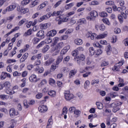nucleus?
<instances>
[{"mask_svg":"<svg viewBox=\"0 0 128 128\" xmlns=\"http://www.w3.org/2000/svg\"><path fill=\"white\" fill-rule=\"evenodd\" d=\"M62 48H64V42H60L56 46L52 48V52H54L52 56H57L58 54L60 52V50Z\"/></svg>","mask_w":128,"mask_h":128,"instance_id":"1","label":"nucleus"},{"mask_svg":"<svg viewBox=\"0 0 128 128\" xmlns=\"http://www.w3.org/2000/svg\"><path fill=\"white\" fill-rule=\"evenodd\" d=\"M88 38H90L91 40H94V38L97 40H100L101 38H104L107 36L106 34H102L96 36V34H92L90 32H88Z\"/></svg>","mask_w":128,"mask_h":128,"instance_id":"2","label":"nucleus"},{"mask_svg":"<svg viewBox=\"0 0 128 128\" xmlns=\"http://www.w3.org/2000/svg\"><path fill=\"white\" fill-rule=\"evenodd\" d=\"M4 88H5L6 91V92L8 94H10V96H12L14 94L16 93L14 90H10V82L8 81L4 82V84H3Z\"/></svg>","mask_w":128,"mask_h":128,"instance_id":"3","label":"nucleus"},{"mask_svg":"<svg viewBox=\"0 0 128 128\" xmlns=\"http://www.w3.org/2000/svg\"><path fill=\"white\" fill-rule=\"evenodd\" d=\"M64 98L66 100L70 102L71 100L74 98V96L72 94H70V91H66L64 92Z\"/></svg>","mask_w":128,"mask_h":128,"instance_id":"4","label":"nucleus"},{"mask_svg":"<svg viewBox=\"0 0 128 128\" xmlns=\"http://www.w3.org/2000/svg\"><path fill=\"white\" fill-rule=\"evenodd\" d=\"M52 16V14H50V12L48 13L46 15H44L42 16H41L38 20L39 22H42V20H48Z\"/></svg>","mask_w":128,"mask_h":128,"instance_id":"5","label":"nucleus"},{"mask_svg":"<svg viewBox=\"0 0 128 128\" xmlns=\"http://www.w3.org/2000/svg\"><path fill=\"white\" fill-rule=\"evenodd\" d=\"M110 108H112V112H116L118 110H120V108H119L118 106L116 104V102H113L110 104Z\"/></svg>","mask_w":128,"mask_h":128,"instance_id":"6","label":"nucleus"},{"mask_svg":"<svg viewBox=\"0 0 128 128\" xmlns=\"http://www.w3.org/2000/svg\"><path fill=\"white\" fill-rule=\"evenodd\" d=\"M124 61L122 60L120 62H119L117 64H116V66H114V70H116V72H118L120 70V67L124 64Z\"/></svg>","mask_w":128,"mask_h":128,"instance_id":"7","label":"nucleus"},{"mask_svg":"<svg viewBox=\"0 0 128 128\" xmlns=\"http://www.w3.org/2000/svg\"><path fill=\"white\" fill-rule=\"evenodd\" d=\"M9 114L10 116H16L18 114V112H16L14 108H12L9 110Z\"/></svg>","mask_w":128,"mask_h":128,"instance_id":"8","label":"nucleus"},{"mask_svg":"<svg viewBox=\"0 0 128 128\" xmlns=\"http://www.w3.org/2000/svg\"><path fill=\"white\" fill-rule=\"evenodd\" d=\"M38 110L40 112H46L48 110V107L44 105L40 106L38 107Z\"/></svg>","mask_w":128,"mask_h":128,"instance_id":"9","label":"nucleus"},{"mask_svg":"<svg viewBox=\"0 0 128 128\" xmlns=\"http://www.w3.org/2000/svg\"><path fill=\"white\" fill-rule=\"evenodd\" d=\"M29 80L32 82H38V80H40V79H38L36 78V74L31 75Z\"/></svg>","mask_w":128,"mask_h":128,"instance_id":"10","label":"nucleus"},{"mask_svg":"<svg viewBox=\"0 0 128 128\" xmlns=\"http://www.w3.org/2000/svg\"><path fill=\"white\" fill-rule=\"evenodd\" d=\"M36 36L40 38H44V32L42 30H40L37 33Z\"/></svg>","mask_w":128,"mask_h":128,"instance_id":"11","label":"nucleus"},{"mask_svg":"<svg viewBox=\"0 0 128 128\" xmlns=\"http://www.w3.org/2000/svg\"><path fill=\"white\" fill-rule=\"evenodd\" d=\"M82 40L80 38H77L74 40V44H76V46H82Z\"/></svg>","mask_w":128,"mask_h":128,"instance_id":"12","label":"nucleus"},{"mask_svg":"<svg viewBox=\"0 0 128 128\" xmlns=\"http://www.w3.org/2000/svg\"><path fill=\"white\" fill-rule=\"evenodd\" d=\"M34 72H36V74H42V72H44V68H40V66H38L34 68Z\"/></svg>","mask_w":128,"mask_h":128,"instance_id":"13","label":"nucleus"},{"mask_svg":"<svg viewBox=\"0 0 128 128\" xmlns=\"http://www.w3.org/2000/svg\"><path fill=\"white\" fill-rule=\"evenodd\" d=\"M70 50V46H66L64 47V48L61 50L60 54H66V52Z\"/></svg>","mask_w":128,"mask_h":128,"instance_id":"14","label":"nucleus"},{"mask_svg":"<svg viewBox=\"0 0 128 128\" xmlns=\"http://www.w3.org/2000/svg\"><path fill=\"white\" fill-rule=\"evenodd\" d=\"M76 72H77V70L76 69L71 70L69 73V78H74L76 76Z\"/></svg>","mask_w":128,"mask_h":128,"instance_id":"15","label":"nucleus"},{"mask_svg":"<svg viewBox=\"0 0 128 128\" xmlns=\"http://www.w3.org/2000/svg\"><path fill=\"white\" fill-rule=\"evenodd\" d=\"M28 53H25L22 56V58L20 59V62H24L26 60V58H28Z\"/></svg>","mask_w":128,"mask_h":128,"instance_id":"16","label":"nucleus"},{"mask_svg":"<svg viewBox=\"0 0 128 128\" xmlns=\"http://www.w3.org/2000/svg\"><path fill=\"white\" fill-rule=\"evenodd\" d=\"M56 34V30H52L48 32L47 34V36H54V35Z\"/></svg>","mask_w":128,"mask_h":128,"instance_id":"17","label":"nucleus"},{"mask_svg":"<svg viewBox=\"0 0 128 128\" xmlns=\"http://www.w3.org/2000/svg\"><path fill=\"white\" fill-rule=\"evenodd\" d=\"M90 15L91 18H98V12L96 10H92L90 12Z\"/></svg>","mask_w":128,"mask_h":128,"instance_id":"18","label":"nucleus"},{"mask_svg":"<svg viewBox=\"0 0 128 128\" xmlns=\"http://www.w3.org/2000/svg\"><path fill=\"white\" fill-rule=\"evenodd\" d=\"M16 8V4H13L7 7L6 10H8V12H12V10H14Z\"/></svg>","mask_w":128,"mask_h":128,"instance_id":"19","label":"nucleus"},{"mask_svg":"<svg viewBox=\"0 0 128 128\" xmlns=\"http://www.w3.org/2000/svg\"><path fill=\"white\" fill-rule=\"evenodd\" d=\"M46 4H48V2L46 1H45L44 2L42 3L38 6V10H42V8H44L46 6Z\"/></svg>","mask_w":128,"mask_h":128,"instance_id":"20","label":"nucleus"},{"mask_svg":"<svg viewBox=\"0 0 128 128\" xmlns=\"http://www.w3.org/2000/svg\"><path fill=\"white\" fill-rule=\"evenodd\" d=\"M76 60L77 63L78 64H84V58L82 57H79L78 58H76Z\"/></svg>","mask_w":128,"mask_h":128,"instance_id":"21","label":"nucleus"},{"mask_svg":"<svg viewBox=\"0 0 128 128\" xmlns=\"http://www.w3.org/2000/svg\"><path fill=\"white\" fill-rule=\"evenodd\" d=\"M76 60L77 63L78 64H84V58L82 57H79L78 58H76Z\"/></svg>","mask_w":128,"mask_h":128,"instance_id":"22","label":"nucleus"},{"mask_svg":"<svg viewBox=\"0 0 128 128\" xmlns=\"http://www.w3.org/2000/svg\"><path fill=\"white\" fill-rule=\"evenodd\" d=\"M20 28V27L16 26L14 29H12V30L9 32L8 33L6 34L4 36L5 38H6L7 36H8L10 34H12V32H16V30H18Z\"/></svg>","mask_w":128,"mask_h":128,"instance_id":"23","label":"nucleus"},{"mask_svg":"<svg viewBox=\"0 0 128 128\" xmlns=\"http://www.w3.org/2000/svg\"><path fill=\"white\" fill-rule=\"evenodd\" d=\"M63 56H64L63 54H60V56L58 57L56 61V63L57 64H60V62H62V59L64 58Z\"/></svg>","mask_w":128,"mask_h":128,"instance_id":"24","label":"nucleus"},{"mask_svg":"<svg viewBox=\"0 0 128 128\" xmlns=\"http://www.w3.org/2000/svg\"><path fill=\"white\" fill-rule=\"evenodd\" d=\"M48 96H50L51 98H54L56 96V92L54 90H52L48 92Z\"/></svg>","mask_w":128,"mask_h":128,"instance_id":"25","label":"nucleus"},{"mask_svg":"<svg viewBox=\"0 0 128 128\" xmlns=\"http://www.w3.org/2000/svg\"><path fill=\"white\" fill-rule=\"evenodd\" d=\"M80 114H82V112L80 110H76L74 112V116L75 118H78L80 116Z\"/></svg>","mask_w":128,"mask_h":128,"instance_id":"26","label":"nucleus"},{"mask_svg":"<svg viewBox=\"0 0 128 128\" xmlns=\"http://www.w3.org/2000/svg\"><path fill=\"white\" fill-rule=\"evenodd\" d=\"M54 62V59L50 58L45 62V66H50V64H52Z\"/></svg>","mask_w":128,"mask_h":128,"instance_id":"27","label":"nucleus"},{"mask_svg":"<svg viewBox=\"0 0 128 128\" xmlns=\"http://www.w3.org/2000/svg\"><path fill=\"white\" fill-rule=\"evenodd\" d=\"M94 54H95V52H94V48L90 47L89 48V56H94Z\"/></svg>","mask_w":128,"mask_h":128,"instance_id":"28","label":"nucleus"},{"mask_svg":"<svg viewBox=\"0 0 128 128\" xmlns=\"http://www.w3.org/2000/svg\"><path fill=\"white\" fill-rule=\"evenodd\" d=\"M106 48V52L108 56H110V54H112V47L110 45H108Z\"/></svg>","mask_w":128,"mask_h":128,"instance_id":"29","label":"nucleus"},{"mask_svg":"<svg viewBox=\"0 0 128 128\" xmlns=\"http://www.w3.org/2000/svg\"><path fill=\"white\" fill-rule=\"evenodd\" d=\"M74 6V2H72L69 4H67L65 6V8L66 10H70V8H72V6Z\"/></svg>","mask_w":128,"mask_h":128,"instance_id":"30","label":"nucleus"},{"mask_svg":"<svg viewBox=\"0 0 128 128\" xmlns=\"http://www.w3.org/2000/svg\"><path fill=\"white\" fill-rule=\"evenodd\" d=\"M102 54V49L100 48L97 50V51L95 52V57L98 58V56H100Z\"/></svg>","mask_w":128,"mask_h":128,"instance_id":"31","label":"nucleus"},{"mask_svg":"<svg viewBox=\"0 0 128 128\" xmlns=\"http://www.w3.org/2000/svg\"><path fill=\"white\" fill-rule=\"evenodd\" d=\"M119 82L120 84H118V88H122V86H124V79L119 78Z\"/></svg>","mask_w":128,"mask_h":128,"instance_id":"32","label":"nucleus"},{"mask_svg":"<svg viewBox=\"0 0 128 128\" xmlns=\"http://www.w3.org/2000/svg\"><path fill=\"white\" fill-rule=\"evenodd\" d=\"M121 14L124 20H126V18H128V10H126L125 11V12H122Z\"/></svg>","mask_w":128,"mask_h":128,"instance_id":"33","label":"nucleus"},{"mask_svg":"<svg viewBox=\"0 0 128 128\" xmlns=\"http://www.w3.org/2000/svg\"><path fill=\"white\" fill-rule=\"evenodd\" d=\"M48 50H50V46L48 45H46L42 48V52H43V54H46Z\"/></svg>","mask_w":128,"mask_h":128,"instance_id":"34","label":"nucleus"},{"mask_svg":"<svg viewBox=\"0 0 128 128\" xmlns=\"http://www.w3.org/2000/svg\"><path fill=\"white\" fill-rule=\"evenodd\" d=\"M96 105L98 110H102L104 108V105L100 102H96Z\"/></svg>","mask_w":128,"mask_h":128,"instance_id":"35","label":"nucleus"},{"mask_svg":"<svg viewBox=\"0 0 128 128\" xmlns=\"http://www.w3.org/2000/svg\"><path fill=\"white\" fill-rule=\"evenodd\" d=\"M28 12H30V10L28 8H21V12L22 14H24Z\"/></svg>","mask_w":128,"mask_h":128,"instance_id":"36","label":"nucleus"},{"mask_svg":"<svg viewBox=\"0 0 128 128\" xmlns=\"http://www.w3.org/2000/svg\"><path fill=\"white\" fill-rule=\"evenodd\" d=\"M60 12H62L61 10H59L58 12H54L51 14L52 16H58L60 14Z\"/></svg>","mask_w":128,"mask_h":128,"instance_id":"37","label":"nucleus"},{"mask_svg":"<svg viewBox=\"0 0 128 128\" xmlns=\"http://www.w3.org/2000/svg\"><path fill=\"white\" fill-rule=\"evenodd\" d=\"M40 42V38L35 37L32 40V42L33 44H38Z\"/></svg>","mask_w":128,"mask_h":128,"instance_id":"38","label":"nucleus"},{"mask_svg":"<svg viewBox=\"0 0 128 128\" xmlns=\"http://www.w3.org/2000/svg\"><path fill=\"white\" fill-rule=\"evenodd\" d=\"M118 18L120 24H122L124 22V16L122 14H118Z\"/></svg>","mask_w":128,"mask_h":128,"instance_id":"39","label":"nucleus"},{"mask_svg":"<svg viewBox=\"0 0 128 128\" xmlns=\"http://www.w3.org/2000/svg\"><path fill=\"white\" fill-rule=\"evenodd\" d=\"M118 92H111L110 93V98H116V96H118Z\"/></svg>","mask_w":128,"mask_h":128,"instance_id":"40","label":"nucleus"},{"mask_svg":"<svg viewBox=\"0 0 128 128\" xmlns=\"http://www.w3.org/2000/svg\"><path fill=\"white\" fill-rule=\"evenodd\" d=\"M93 46L94 48H102V46L100 45L98 42H94L93 44Z\"/></svg>","mask_w":128,"mask_h":128,"instance_id":"41","label":"nucleus"},{"mask_svg":"<svg viewBox=\"0 0 128 128\" xmlns=\"http://www.w3.org/2000/svg\"><path fill=\"white\" fill-rule=\"evenodd\" d=\"M40 4V0H35L31 4V8H34V6H36L37 4Z\"/></svg>","mask_w":128,"mask_h":128,"instance_id":"42","label":"nucleus"},{"mask_svg":"<svg viewBox=\"0 0 128 128\" xmlns=\"http://www.w3.org/2000/svg\"><path fill=\"white\" fill-rule=\"evenodd\" d=\"M78 22L80 24H86V20L84 18H80L78 21Z\"/></svg>","mask_w":128,"mask_h":128,"instance_id":"43","label":"nucleus"},{"mask_svg":"<svg viewBox=\"0 0 128 128\" xmlns=\"http://www.w3.org/2000/svg\"><path fill=\"white\" fill-rule=\"evenodd\" d=\"M90 82L88 80H86L84 84V90H88V87L90 86Z\"/></svg>","mask_w":128,"mask_h":128,"instance_id":"44","label":"nucleus"},{"mask_svg":"<svg viewBox=\"0 0 128 128\" xmlns=\"http://www.w3.org/2000/svg\"><path fill=\"white\" fill-rule=\"evenodd\" d=\"M40 30H46L48 28V24H44L40 25Z\"/></svg>","mask_w":128,"mask_h":128,"instance_id":"45","label":"nucleus"},{"mask_svg":"<svg viewBox=\"0 0 128 128\" xmlns=\"http://www.w3.org/2000/svg\"><path fill=\"white\" fill-rule=\"evenodd\" d=\"M100 16L101 18H107L108 13L106 12H102L100 14Z\"/></svg>","mask_w":128,"mask_h":128,"instance_id":"46","label":"nucleus"},{"mask_svg":"<svg viewBox=\"0 0 128 128\" xmlns=\"http://www.w3.org/2000/svg\"><path fill=\"white\" fill-rule=\"evenodd\" d=\"M0 98H1V100H8V96L4 95V94H1V95H0Z\"/></svg>","mask_w":128,"mask_h":128,"instance_id":"47","label":"nucleus"},{"mask_svg":"<svg viewBox=\"0 0 128 128\" xmlns=\"http://www.w3.org/2000/svg\"><path fill=\"white\" fill-rule=\"evenodd\" d=\"M6 78V72H2L0 76V80H4Z\"/></svg>","mask_w":128,"mask_h":128,"instance_id":"48","label":"nucleus"},{"mask_svg":"<svg viewBox=\"0 0 128 128\" xmlns=\"http://www.w3.org/2000/svg\"><path fill=\"white\" fill-rule=\"evenodd\" d=\"M22 83L20 84V88H24V86H26V78H24L22 80Z\"/></svg>","mask_w":128,"mask_h":128,"instance_id":"49","label":"nucleus"},{"mask_svg":"<svg viewBox=\"0 0 128 128\" xmlns=\"http://www.w3.org/2000/svg\"><path fill=\"white\" fill-rule=\"evenodd\" d=\"M114 2L112 0H109V1H107L106 2L105 4H106V6H114Z\"/></svg>","mask_w":128,"mask_h":128,"instance_id":"50","label":"nucleus"},{"mask_svg":"<svg viewBox=\"0 0 128 128\" xmlns=\"http://www.w3.org/2000/svg\"><path fill=\"white\" fill-rule=\"evenodd\" d=\"M62 0H59L58 1L54 6V8H58V6H60V5L61 4L62 2Z\"/></svg>","mask_w":128,"mask_h":128,"instance_id":"51","label":"nucleus"},{"mask_svg":"<svg viewBox=\"0 0 128 128\" xmlns=\"http://www.w3.org/2000/svg\"><path fill=\"white\" fill-rule=\"evenodd\" d=\"M70 56H66V57H65L64 58V59L63 60V62H70Z\"/></svg>","mask_w":128,"mask_h":128,"instance_id":"52","label":"nucleus"},{"mask_svg":"<svg viewBox=\"0 0 128 128\" xmlns=\"http://www.w3.org/2000/svg\"><path fill=\"white\" fill-rule=\"evenodd\" d=\"M98 82H100V80H98V79L94 80L91 82V84L94 86V84H98Z\"/></svg>","mask_w":128,"mask_h":128,"instance_id":"53","label":"nucleus"},{"mask_svg":"<svg viewBox=\"0 0 128 128\" xmlns=\"http://www.w3.org/2000/svg\"><path fill=\"white\" fill-rule=\"evenodd\" d=\"M58 66V64H54L51 66V70H56Z\"/></svg>","mask_w":128,"mask_h":128,"instance_id":"54","label":"nucleus"},{"mask_svg":"<svg viewBox=\"0 0 128 128\" xmlns=\"http://www.w3.org/2000/svg\"><path fill=\"white\" fill-rule=\"evenodd\" d=\"M21 2L22 6H26V4H30V0H24Z\"/></svg>","mask_w":128,"mask_h":128,"instance_id":"55","label":"nucleus"},{"mask_svg":"<svg viewBox=\"0 0 128 128\" xmlns=\"http://www.w3.org/2000/svg\"><path fill=\"white\" fill-rule=\"evenodd\" d=\"M26 20L25 18H24L22 20L20 21L18 23V26H22V24H26Z\"/></svg>","mask_w":128,"mask_h":128,"instance_id":"56","label":"nucleus"},{"mask_svg":"<svg viewBox=\"0 0 128 128\" xmlns=\"http://www.w3.org/2000/svg\"><path fill=\"white\" fill-rule=\"evenodd\" d=\"M49 84L50 86H54L56 84V81L52 78H50L49 80Z\"/></svg>","mask_w":128,"mask_h":128,"instance_id":"57","label":"nucleus"},{"mask_svg":"<svg viewBox=\"0 0 128 128\" xmlns=\"http://www.w3.org/2000/svg\"><path fill=\"white\" fill-rule=\"evenodd\" d=\"M102 22H104V24H106L108 26H110V21L108 20V18L103 19Z\"/></svg>","mask_w":128,"mask_h":128,"instance_id":"58","label":"nucleus"},{"mask_svg":"<svg viewBox=\"0 0 128 128\" xmlns=\"http://www.w3.org/2000/svg\"><path fill=\"white\" fill-rule=\"evenodd\" d=\"M99 28L100 30L104 31L106 30V26L104 24H101L99 26Z\"/></svg>","mask_w":128,"mask_h":128,"instance_id":"59","label":"nucleus"},{"mask_svg":"<svg viewBox=\"0 0 128 128\" xmlns=\"http://www.w3.org/2000/svg\"><path fill=\"white\" fill-rule=\"evenodd\" d=\"M22 75V73H20V72H14V73H13V76H20Z\"/></svg>","mask_w":128,"mask_h":128,"instance_id":"60","label":"nucleus"},{"mask_svg":"<svg viewBox=\"0 0 128 128\" xmlns=\"http://www.w3.org/2000/svg\"><path fill=\"white\" fill-rule=\"evenodd\" d=\"M42 96H43L42 93L40 92L36 95V98L37 99L42 98Z\"/></svg>","mask_w":128,"mask_h":128,"instance_id":"61","label":"nucleus"},{"mask_svg":"<svg viewBox=\"0 0 128 128\" xmlns=\"http://www.w3.org/2000/svg\"><path fill=\"white\" fill-rule=\"evenodd\" d=\"M44 44H46L44 42V41L42 42L37 46H36L37 48H41V46H44Z\"/></svg>","mask_w":128,"mask_h":128,"instance_id":"62","label":"nucleus"},{"mask_svg":"<svg viewBox=\"0 0 128 128\" xmlns=\"http://www.w3.org/2000/svg\"><path fill=\"white\" fill-rule=\"evenodd\" d=\"M68 114V108L66 107H64L62 110V114Z\"/></svg>","mask_w":128,"mask_h":128,"instance_id":"63","label":"nucleus"},{"mask_svg":"<svg viewBox=\"0 0 128 128\" xmlns=\"http://www.w3.org/2000/svg\"><path fill=\"white\" fill-rule=\"evenodd\" d=\"M76 107L74 106H72L69 108V112H74V111L76 110Z\"/></svg>","mask_w":128,"mask_h":128,"instance_id":"64","label":"nucleus"}]
</instances>
